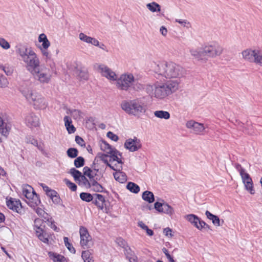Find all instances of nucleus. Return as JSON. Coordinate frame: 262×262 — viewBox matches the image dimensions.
<instances>
[{"mask_svg": "<svg viewBox=\"0 0 262 262\" xmlns=\"http://www.w3.org/2000/svg\"><path fill=\"white\" fill-rule=\"evenodd\" d=\"M169 95L176 92L179 87V82L177 80L171 81L165 84Z\"/></svg>", "mask_w": 262, "mask_h": 262, "instance_id": "nucleus-22", "label": "nucleus"}, {"mask_svg": "<svg viewBox=\"0 0 262 262\" xmlns=\"http://www.w3.org/2000/svg\"><path fill=\"white\" fill-rule=\"evenodd\" d=\"M117 86L118 88L123 91H127L131 87L136 91L143 88V85L139 83L130 73L122 74L117 80Z\"/></svg>", "mask_w": 262, "mask_h": 262, "instance_id": "nucleus-5", "label": "nucleus"}, {"mask_svg": "<svg viewBox=\"0 0 262 262\" xmlns=\"http://www.w3.org/2000/svg\"><path fill=\"white\" fill-rule=\"evenodd\" d=\"M147 8L152 12H160L161 11L160 6L156 2H152L146 5Z\"/></svg>", "mask_w": 262, "mask_h": 262, "instance_id": "nucleus-34", "label": "nucleus"}, {"mask_svg": "<svg viewBox=\"0 0 262 262\" xmlns=\"http://www.w3.org/2000/svg\"><path fill=\"white\" fill-rule=\"evenodd\" d=\"M145 91L151 97L154 96L159 99L164 98L169 95L165 84H160L158 82L154 84H147Z\"/></svg>", "mask_w": 262, "mask_h": 262, "instance_id": "nucleus-7", "label": "nucleus"}, {"mask_svg": "<svg viewBox=\"0 0 262 262\" xmlns=\"http://www.w3.org/2000/svg\"><path fill=\"white\" fill-rule=\"evenodd\" d=\"M141 146L140 139L136 137L134 139L129 138L126 140L124 143V147L131 152L137 151Z\"/></svg>", "mask_w": 262, "mask_h": 262, "instance_id": "nucleus-11", "label": "nucleus"}, {"mask_svg": "<svg viewBox=\"0 0 262 262\" xmlns=\"http://www.w3.org/2000/svg\"><path fill=\"white\" fill-rule=\"evenodd\" d=\"M162 251L165 254L169 262H175L173 257L169 254L168 251L166 248H163L162 249Z\"/></svg>", "mask_w": 262, "mask_h": 262, "instance_id": "nucleus-54", "label": "nucleus"}, {"mask_svg": "<svg viewBox=\"0 0 262 262\" xmlns=\"http://www.w3.org/2000/svg\"><path fill=\"white\" fill-rule=\"evenodd\" d=\"M85 164V160L81 156L76 158L74 161V165L76 168H80L84 166Z\"/></svg>", "mask_w": 262, "mask_h": 262, "instance_id": "nucleus-36", "label": "nucleus"}, {"mask_svg": "<svg viewBox=\"0 0 262 262\" xmlns=\"http://www.w3.org/2000/svg\"><path fill=\"white\" fill-rule=\"evenodd\" d=\"M203 49L205 60H207L208 57H215L220 56L223 51L222 47L216 42L207 45Z\"/></svg>", "mask_w": 262, "mask_h": 262, "instance_id": "nucleus-8", "label": "nucleus"}, {"mask_svg": "<svg viewBox=\"0 0 262 262\" xmlns=\"http://www.w3.org/2000/svg\"><path fill=\"white\" fill-rule=\"evenodd\" d=\"M126 188L131 192L138 193L140 191V187L136 183L129 182L126 185Z\"/></svg>", "mask_w": 262, "mask_h": 262, "instance_id": "nucleus-30", "label": "nucleus"}, {"mask_svg": "<svg viewBox=\"0 0 262 262\" xmlns=\"http://www.w3.org/2000/svg\"><path fill=\"white\" fill-rule=\"evenodd\" d=\"M10 130V124H5V127L0 128V143L3 142V139L2 138L1 136H3L6 139L9 134Z\"/></svg>", "mask_w": 262, "mask_h": 262, "instance_id": "nucleus-27", "label": "nucleus"}, {"mask_svg": "<svg viewBox=\"0 0 262 262\" xmlns=\"http://www.w3.org/2000/svg\"><path fill=\"white\" fill-rule=\"evenodd\" d=\"M69 173L73 177L74 180L76 182L79 180L82 176V173L75 168H71Z\"/></svg>", "mask_w": 262, "mask_h": 262, "instance_id": "nucleus-33", "label": "nucleus"}, {"mask_svg": "<svg viewBox=\"0 0 262 262\" xmlns=\"http://www.w3.org/2000/svg\"><path fill=\"white\" fill-rule=\"evenodd\" d=\"M121 107L126 113L134 116L145 112L141 102L138 99L123 101L121 103Z\"/></svg>", "mask_w": 262, "mask_h": 262, "instance_id": "nucleus-6", "label": "nucleus"}, {"mask_svg": "<svg viewBox=\"0 0 262 262\" xmlns=\"http://www.w3.org/2000/svg\"><path fill=\"white\" fill-rule=\"evenodd\" d=\"M68 113L71 114L75 119L79 118L81 114V112L80 111L75 109H69L68 112Z\"/></svg>", "mask_w": 262, "mask_h": 262, "instance_id": "nucleus-48", "label": "nucleus"}, {"mask_svg": "<svg viewBox=\"0 0 262 262\" xmlns=\"http://www.w3.org/2000/svg\"><path fill=\"white\" fill-rule=\"evenodd\" d=\"M64 182L66 183L68 187L73 191H75L77 189V186L74 183L71 182L67 179L64 180Z\"/></svg>", "mask_w": 262, "mask_h": 262, "instance_id": "nucleus-45", "label": "nucleus"}, {"mask_svg": "<svg viewBox=\"0 0 262 262\" xmlns=\"http://www.w3.org/2000/svg\"><path fill=\"white\" fill-rule=\"evenodd\" d=\"M163 204H164V203L157 202L154 204V207L156 210H157L159 212H161V209L163 208Z\"/></svg>", "mask_w": 262, "mask_h": 262, "instance_id": "nucleus-60", "label": "nucleus"}, {"mask_svg": "<svg viewBox=\"0 0 262 262\" xmlns=\"http://www.w3.org/2000/svg\"><path fill=\"white\" fill-rule=\"evenodd\" d=\"M49 257L54 262H68L67 259L62 255L52 252H48Z\"/></svg>", "mask_w": 262, "mask_h": 262, "instance_id": "nucleus-24", "label": "nucleus"}, {"mask_svg": "<svg viewBox=\"0 0 262 262\" xmlns=\"http://www.w3.org/2000/svg\"><path fill=\"white\" fill-rule=\"evenodd\" d=\"M117 153L118 150L117 149L108 151V154L110 155L109 157H110V162L117 161L118 163L116 168L114 167V169H113V170H122L123 162L121 158L117 156Z\"/></svg>", "mask_w": 262, "mask_h": 262, "instance_id": "nucleus-13", "label": "nucleus"}, {"mask_svg": "<svg viewBox=\"0 0 262 262\" xmlns=\"http://www.w3.org/2000/svg\"><path fill=\"white\" fill-rule=\"evenodd\" d=\"M116 172L113 173L115 179L120 183H123L126 181L127 177L125 172L122 170H115Z\"/></svg>", "mask_w": 262, "mask_h": 262, "instance_id": "nucleus-23", "label": "nucleus"}, {"mask_svg": "<svg viewBox=\"0 0 262 262\" xmlns=\"http://www.w3.org/2000/svg\"><path fill=\"white\" fill-rule=\"evenodd\" d=\"M64 243L65 246L68 249V250L72 253H75L76 250L75 248L73 247L72 245L69 242V238L67 237H64L63 238Z\"/></svg>", "mask_w": 262, "mask_h": 262, "instance_id": "nucleus-42", "label": "nucleus"}, {"mask_svg": "<svg viewBox=\"0 0 262 262\" xmlns=\"http://www.w3.org/2000/svg\"><path fill=\"white\" fill-rule=\"evenodd\" d=\"M90 253L89 251H82V252L81 257H82V259H83V260L85 261V260H86V259L90 258Z\"/></svg>", "mask_w": 262, "mask_h": 262, "instance_id": "nucleus-62", "label": "nucleus"}, {"mask_svg": "<svg viewBox=\"0 0 262 262\" xmlns=\"http://www.w3.org/2000/svg\"><path fill=\"white\" fill-rule=\"evenodd\" d=\"M95 69L100 71L103 76L112 81L117 80V75L111 69L103 64L95 63L94 66Z\"/></svg>", "mask_w": 262, "mask_h": 262, "instance_id": "nucleus-9", "label": "nucleus"}, {"mask_svg": "<svg viewBox=\"0 0 262 262\" xmlns=\"http://www.w3.org/2000/svg\"><path fill=\"white\" fill-rule=\"evenodd\" d=\"M100 180V178H95L94 179L91 180V187H93V189L95 192H105L106 191L102 187L101 185L98 183V181Z\"/></svg>", "mask_w": 262, "mask_h": 262, "instance_id": "nucleus-19", "label": "nucleus"}, {"mask_svg": "<svg viewBox=\"0 0 262 262\" xmlns=\"http://www.w3.org/2000/svg\"><path fill=\"white\" fill-rule=\"evenodd\" d=\"M258 50L246 49L242 53L243 58L250 62L255 63Z\"/></svg>", "mask_w": 262, "mask_h": 262, "instance_id": "nucleus-16", "label": "nucleus"}, {"mask_svg": "<svg viewBox=\"0 0 262 262\" xmlns=\"http://www.w3.org/2000/svg\"><path fill=\"white\" fill-rule=\"evenodd\" d=\"M27 140L28 143H30L31 144L35 146H37L39 149H40V148L38 145V142H37V140H36L35 139H34L31 137H29L27 138Z\"/></svg>", "mask_w": 262, "mask_h": 262, "instance_id": "nucleus-55", "label": "nucleus"}, {"mask_svg": "<svg viewBox=\"0 0 262 262\" xmlns=\"http://www.w3.org/2000/svg\"><path fill=\"white\" fill-rule=\"evenodd\" d=\"M107 137L114 141H117L119 139L118 137L112 132L107 133Z\"/></svg>", "mask_w": 262, "mask_h": 262, "instance_id": "nucleus-56", "label": "nucleus"}, {"mask_svg": "<svg viewBox=\"0 0 262 262\" xmlns=\"http://www.w3.org/2000/svg\"><path fill=\"white\" fill-rule=\"evenodd\" d=\"M125 254H126L128 258H129L130 257H132V256H134V252L132 251L130 248L128 247L127 246H126V247L125 248Z\"/></svg>", "mask_w": 262, "mask_h": 262, "instance_id": "nucleus-61", "label": "nucleus"}, {"mask_svg": "<svg viewBox=\"0 0 262 262\" xmlns=\"http://www.w3.org/2000/svg\"><path fill=\"white\" fill-rule=\"evenodd\" d=\"M7 206L10 209L18 213L21 214L23 211L21 202L19 200H16L11 198L7 201Z\"/></svg>", "mask_w": 262, "mask_h": 262, "instance_id": "nucleus-12", "label": "nucleus"}, {"mask_svg": "<svg viewBox=\"0 0 262 262\" xmlns=\"http://www.w3.org/2000/svg\"><path fill=\"white\" fill-rule=\"evenodd\" d=\"M155 116L160 119H168L170 118V114L164 111H156L154 112Z\"/></svg>", "mask_w": 262, "mask_h": 262, "instance_id": "nucleus-29", "label": "nucleus"}, {"mask_svg": "<svg viewBox=\"0 0 262 262\" xmlns=\"http://www.w3.org/2000/svg\"><path fill=\"white\" fill-rule=\"evenodd\" d=\"M75 141L77 144L81 146H85L84 141L83 139L79 136H76L75 137Z\"/></svg>", "mask_w": 262, "mask_h": 262, "instance_id": "nucleus-57", "label": "nucleus"}, {"mask_svg": "<svg viewBox=\"0 0 262 262\" xmlns=\"http://www.w3.org/2000/svg\"><path fill=\"white\" fill-rule=\"evenodd\" d=\"M17 52L26 64V68L30 73L41 66L36 54L31 48L21 46L17 50Z\"/></svg>", "mask_w": 262, "mask_h": 262, "instance_id": "nucleus-3", "label": "nucleus"}, {"mask_svg": "<svg viewBox=\"0 0 262 262\" xmlns=\"http://www.w3.org/2000/svg\"><path fill=\"white\" fill-rule=\"evenodd\" d=\"M38 41L40 42H42V46L43 49H47L50 45V42L48 39L47 36L42 33L39 35L38 37Z\"/></svg>", "mask_w": 262, "mask_h": 262, "instance_id": "nucleus-28", "label": "nucleus"}, {"mask_svg": "<svg viewBox=\"0 0 262 262\" xmlns=\"http://www.w3.org/2000/svg\"><path fill=\"white\" fill-rule=\"evenodd\" d=\"M0 46L3 49L6 50L9 49L10 47L9 42L3 38H0Z\"/></svg>", "mask_w": 262, "mask_h": 262, "instance_id": "nucleus-50", "label": "nucleus"}, {"mask_svg": "<svg viewBox=\"0 0 262 262\" xmlns=\"http://www.w3.org/2000/svg\"><path fill=\"white\" fill-rule=\"evenodd\" d=\"M205 215L209 220L212 221V222L214 225L216 226H221L220 220L217 216L212 214L208 210L206 211Z\"/></svg>", "mask_w": 262, "mask_h": 262, "instance_id": "nucleus-25", "label": "nucleus"}, {"mask_svg": "<svg viewBox=\"0 0 262 262\" xmlns=\"http://www.w3.org/2000/svg\"><path fill=\"white\" fill-rule=\"evenodd\" d=\"M116 242L120 247L124 249L126 247V243L123 238L121 237L117 238Z\"/></svg>", "mask_w": 262, "mask_h": 262, "instance_id": "nucleus-52", "label": "nucleus"}, {"mask_svg": "<svg viewBox=\"0 0 262 262\" xmlns=\"http://www.w3.org/2000/svg\"><path fill=\"white\" fill-rule=\"evenodd\" d=\"M20 92L28 101L32 103L35 109L43 110L47 107L48 103L45 98L38 93L23 86L20 88Z\"/></svg>", "mask_w": 262, "mask_h": 262, "instance_id": "nucleus-4", "label": "nucleus"}, {"mask_svg": "<svg viewBox=\"0 0 262 262\" xmlns=\"http://www.w3.org/2000/svg\"><path fill=\"white\" fill-rule=\"evenodd\" d=\"M95 197L92 203L95 205L98 208L103 209L104 207V204L105 202L104 197L100 194L95 193Z\"/></svg>", "mask_w": 262, "mask_h": 262, "instance_id": "nucleus-18", "label": "nucleus"}, {"mask_svg": "<svg viewBox=\"0 0 262 262\" xmlns=\"http://www.w3.org/2000/svg\"><path fill=\"white\" fill-rule=\"evenodd\" d=\"M91 239V237L89 235V236H80V244L83 247L84 246L88 245L89 242Z\"/></svg>", "mask_w": 262, "mask_h": 262, "instance_id": "nucleus-44", "label": "nucleus"}, {"mask_svg": "<svg viewBox=\"0 0 262 262\" xmlns=\"http://www.w3.org/2000/svg\"><path fill=\"white\" fill-rule=\"evenodd\" d=\"M52 202L55 204H60L61 202H62L61 199L59 197V195L55 194L52 198Z\"/></svg>", "mask_w": 262, "mask_h": 262, "instance_id": "nucleus-58", "label": "nucleus"}, {"mask_svg": "<svg viewBox=\"0 0 262 262\" xmlns=\"http://www.w3.org/2000/svg\"><path fill=\"white\" fill-rule=\"evenodd\" d=\"M163 233L167 236H168L169 235L171 237L173 236V235L172 234L171 229L168 227L164 229Z\"/></svg>", "mask_w": 262, "mask_h": 262, "instance_id": "nucleus-63", "label": "nucleus"}, {"mask_svg": "<svg viewBox=\"0 0 262 262\" xmlns=\"http://www.w3.org/2000/svg\"><path fill=\"white\" fill-rule=\"evenodd\" d=\"M79 233L80 236H87L88 237L89 235L88 230L84 227H81L80 228Z\"/></svg>", "mask_w": 262, "mask_h": 262, "instance_id": "nucleus-59", "label": "nucleus"}, {"mask_svg": "<svg viewBox=\"0 0 262 262\" xmlns=\"http://www.w3.org/2000/svg\"><path fill=\"white\" fill-rule=\"evenodd\" d=\"M63 120L66 128L69 134L74 133L76 131V128L72 124V121L71 118L68 116H66Z\"/></svg>", "mask_w": 262, "mask_h": 262, "instance_id": "nucleus-20", "label": "nucleus"}, {"mask_svg": "<svg viewBox=\"0 0 262 262\" xmlns=\"http://www.w3.org/2000/svg\"><path fill=\"white\" fill-rule=\"evenodd\" d=\"M23 193L30 203L32 204L31 206H37L40 203L38 195L31 186L28 185L26 188H24Z\"/></svg>", "mask_w": 262, "mask_h": 262, "instance_id": "nucleus-10", "label": "nucleus"}, {"mask_svg": "<svg viewBox=\"0 0 262 262\" xmlns=\"http://www.w3.org/2000/svg\"><path fill=\"white\" fill-rule=\"evenodd\" d=\"M191 55L198 60H205L204 49H192L190 51Z\"/></svg>", "mask_w": 262, "mask_h": 262, "instance_id": "nucleus-21", "label": "nucleus"}, {"mask_svg": "<svg viewBox=\"0 0 262 262\" xmlns=\"http://www.w3.org/2000/svg\"><path fill=\"white\" fill-rule=\"evenodd\" d=\"M101 149L107 154L108 151L116 149L115 148H112L111 146L105 141H102V143L101 145Z\"/></svg>", "mask_w": 262, "mask_h": 262, "instance_id": "nucleus-41", "label": "nucleus"}, {"mask_svg": "<svg viewBox=\"0 0 262 262\" xmlns=\"http://www.w3.org/2000/svg\"><path fill=\"white\" fill-rule=\"evenodd\" d=\"M79 37L81 40H82L84 42H85L86 43H90V42L91 41V39H92V37L88 36L85 35L83 33H80L79 34Z\"/></svg>", "mask_w": 262, "mask_h": 262, "instance_id": "nucleus-47", "label": "nucleus"}, {"mask_svg": "<svg viewBox=\"0 0 262 262\" xmlns=\"http://www.w3.org/2000/svg\"><path fill=\"white\" fill-rule=\"evenodd\" d=\"M173 208L169 205L167 203H164L163 208L161 209V212L168 215H172L173 213Z\"/></svg>", "mask_w": 262, "mask_h": 262, "instance_id": "nucleus-35", "label": "nucleus"}, {"mask_svg": "<svg viewBox=\"0 0 262 262\" xmlns=\"http://www.w3.org/2000/svg\"><path fill=\"white\" fill-rule=\"evenodd\" d=\"M9 84L7 78L3 75L0 74V88L7 87Z\"/></svg>", "mask_w": 262, "mask_h": 262, "instance_id": "nucleus-43", "label": "nucleus"}, {"mask_svg": "<svg viewBox=\"0 0 262 262\" xmlns=\"http://www.w3.org/2000/svg\"><path fill=\"white\" fill-rule=\"evenodd\" d=\"M235 167L236 169V170L239 172V174L241 177L247 173L245 172V169L242 167L241 165L238 163L235 164Z\"/></svg>", "mask_w": 262, "mask_h": 262, "instance_id": "nucleus-53", "label": "nucleus"}, {"mask_svg": "<svg viewBox=\"0 0 262 262\" xmlns=\"http://www.w3.org/2000/svg\"><path fill=\"white\" fill-rule=\"evenodd\" d=\"M186 125L187 128L193 129V133L195 134H201L205 129L203 124L192 120L188 121Z\"/></svg>", "mask_w": 262, "mask_h": 262, "instance_id": "nucleus-15", "label": "nucleus"}, {"mask_svg": "<svg viewBox=\"0 0 262 262\" xmlns=\"http://www.w3.org/2000/svg\"><path fill=\"white\" fill-rule=\"evenodd\" d=\"M142 198L143 200L148 203H153L155 201V196L154 193L148 190H146L142 193Z\"/></svg>", "mask_w": 262, "mask_h": 262, "instance_id": "nucleus-26", "label": "nucleus"}, {"mask_svg": "<svg viewBox=\"0 0 262 262\" xmlns=\"http://www.w3.org/2000/svg\"><path fill=\"white\" fill-rule=\"evenodd\" d=\"M25 122L29 127H36L39 124V119L34 113H30L26 117Z\"/></svg>", "mask_w": 262, "mask_h": 262, "instance_id": "nucleus-17", "label": "nucleus"}, {"mask_svg": "<svg viewBox=\"0 0 262 262\" xmlns=\"http://www.w3.org/2000/svg\"><path fill=\"white\" fill-rule=\"evenodd\" d=\"M155 77L160 80L164 78H181L187 74L186 70L174 62H160L154 68Z\"/></svg>", "mask_w": 262, "mask_h": 262, "instance_id": "nucleus-1", "label": "nucleus"}, {"mask_svg": "<svg viewBox=\"0 0 262 262\" xmlns=\"http://www.w3.org/2000/svg\"><path fill=\"white\" fill-rule=\"evenodd\" d=\"M255 63L262 66V51L258 50Z\"/></svg>", "mask_w": 262, "mask_h": 262, "instance_id": "nucleus-46", "label": "nucleus"}, {"mask_svg": "<svg viewBox=\"0 0 262 262\" xmlns=\"http://www.w3.org/2000/svg\"><path fill=\"white\" fill-rule=\"evenodd\" d=\"M80 198L83 201L86 202H92L94 200L95 197L94 194H91L88 192H81L79 195Z\"/></svg>", "mask_w": 262, "mask_h": 262, "instance_id": "nucleus-32", "label": "nucleus"}, {"mask_svg": "<svg viewBox=\"0 0 262 262\" xmlns=\"http://www.w3.org/2000/svg\"><path fill=\"white\" fill-rule=\"evenodd\" d=\"M242 181L244 184L246 189L251 194L255 193V190L253 188V183L250 175L246 173L241 177Z\"/></svg>", "mask_w": 262, "mask_h": 262, "instance_id": "nucleus-14", "label": "nucleus"}, {"mask_svg": "<svg viewBox=\"0 0 262 262\" xmlns=\"http://www.w3.org/2000/svg\"><path fill=\"white\" fill-rule=\"evenodd\" d=\"M38 238L45 243H47L48 242V238L43 234H38Z\"/></svg>", "mask_w": 262, "mask_h": 262, "instance_id": "nucleus-64", "label": "nucleus"}, {"mask_svg": "<svg viewBox=\"0 0 262 262\" xmlns=\"http://www.w3.org/2000/svg\"><path fill=\"white\" fill-rule=\"evenodd\" d=\"M55 63L53 61H47L46 66L41 64L31 74L33 78L41 84H48L51 80L53 74H56Z\"/></svg>", "mask_w": 262, "mask_h": 262, "instance_id": "nucleus-2", "label": "nucleus"}, {"mask_svg": "<svg viewBox=\"0 0 262 262\" xmlns=\"http://www.w3.org/2000/svg\"><path fill=\"white\" fill-rule=\"evenodd\" d=\"M175 21H176V22H177V23H179L180 24H181L183 27H186L187 28H189L190 26V23L186 19H176Z\"/></svg>", "mask_w": 262, "mask_h": 262, "instance_id": "nucleus-51", "label": "nucleus"}, {"mask_svg": "<svg viewBox=\"0 0 262 262\" xmlns=\"http://www.w3.org/2000/svg\"><path fill=\"white\" fill-rule=\"evenodd\" d=\"M68 156L72 159L77 157L78 155V150L77 148L71 147L69 148L67 151Z\"/></svg>", "mask_w": 262, "mask_h": 262, "instance_id": "nucleus-37", "label": "nucleus"}, {"mask_svg": "<svg viewBox=\"0 0 262 262\" xmlns=\"http://www.w3.org/2000/svg\"><path fill=\"white\" fill-rule=\"evenodd\" d=\"M185 217L191 224H192L195 221H199V217L193 214L187 215Z\"/></svg>", "mask_w": 262, "mask_h": 262, "instance_id": "nucleus-49", "label": "nucleus"}, {"mask_svg": "<svg viewBox=\"0 0 262 262\" xmlns=\"http://www.w3.org/2000/svg\"><path fill=\"white\" fill-rule=\"evenodd\" d=\"M83 175L88 177L90 180L94 179L93 174V170H92L90 167L85 166L83 169Z\"/></svg>", "mask_w": 262, "mask_h": 262, "instance_id": "nucleus-39", "label": "nucleus"}, {"mask_svg": "<svg viewBox=\"0 0 262 262\" xmlns=\"http://www.w3.org/2000/svg\"><path fill=\"white\" fill-rule=\"evenodd\" d=\"M98 155L100 159L107 166L110 167L112 169H114V166H112L106 159L107 157H109L108 155L102 153H99Z\"/></svg>", "mask_w": 262, "mask_h": 262, "instance_id": "nucleus-38", "label": "nucleus"}, {"mask_svg": "<svg viewBox=\"0 0 262 262\" xmlns=\"http://www.w3.org/2000/svg\"><path fill=\"white\" fill-rule=\"evenodd\" d=\"M76 74L81 80H88L89 74L87 70L85 69H79L77 70Z\"/></svg>", "mask_w": 262, "mask_h": 262, "instance_id": "nucleus-31", "label": "nucleus"}, {"mask_svg": "<svg viewBox=\"0 0 262 262\" xmlns=\"http://www.w3.org/2000/svg\"><path fill=\"white\" fill-rule=\"evenodd\" d=\"M87 188L91 187V182H90L85 176L82 175L80 179L78 181Z\"/></svg>", "mask_w": 262, "mask_h": 262, "instance_id": "nucleus-40", "label": "nucleus"}]
</instances>
